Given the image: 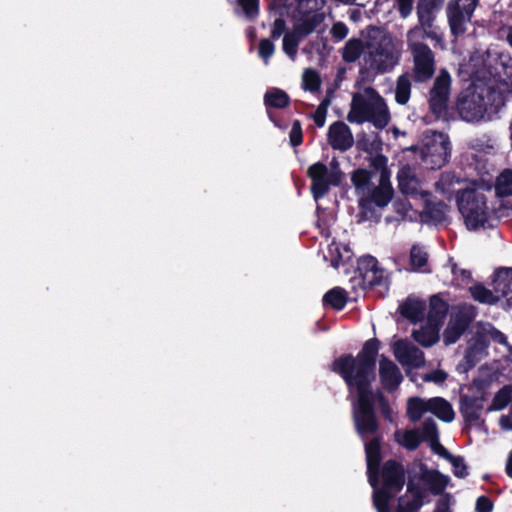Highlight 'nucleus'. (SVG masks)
Listing matches in <instances>:
<instances>
[{"label":"nucleus","instance_id":"1","mask_svg":"<svg viewBox=\"0 0 512 512\" xmlns=\"http://www.w3.org/2000/svg\"><path fill=\"white\" fill-rule=\"evenodd\" d=\"M378 350V340L370 339L355 358L344 355L336 359L332 366L333 371L343 377L349 388L355 427L364 441L378 429L371 390V383L375 380V357Z\"/></svg>","mask_w":512,"mask_h":512},{"label":"nucleus","instance_id":"2","mask_svg":"<svg viewBox=\"0 0 512 512\" xmlns=\"http://www.w3.org/2000/svg\"><path fill=\"white\" fill-rule=\"evenodd\" d=\"M368 481L373 487V503L378 512H390V501L404 485V469L395 461H387L382 470V484L378 485L380 463V442L372 439L365 442Z\"/></svg>","mask_w":512,"mask_h":512},{"label":"nucleus","instance_id":"3","mask_svg":"<svg viewBox=\"0 0 512 512\" xmlns=\"http://www.w3.org/2000/svg\"><path fill=\"white\" fill-rule=\"evenodd\" d=\"M460 69L470 78L493 85L500 94L512 91V59L497 49L474 53Z\"/></svg>","mask_w":512,"mask_h":512},{"label":"nucleus","instance_id":"4","mask_svg":"<svg viewBox=\"0 0 512 512\" xmlns=\"http://www.w3.org/2000/svg\"><path fill=\"white\" fill-rule=\"evenodd\" d=\"M297 10L298 15L291 31L284 33L285 22L282 19H276L271 29V36L274 39L284 34L283 51L292 61L296 59L299 43L324 20V14L319 11L318 0H298Z\"/></svg>","mask_w":512,"mask_h":512},{"label":"nucleus","instance_id":"5","mask_svg":"<svg viewBox=\"0 0 512 512\" xmlns=\"http://www.w3.org/2000/svg\"><path fill=\"white\" fill-rule=\"evenodd\" d=\"M474 83L458 97L457 111L466 122L489 121L503 106V99L494 86L472 78Z\"/></svg>","mask_w":512,"mask_h":512},{"label":"nucleus","instance_id":"6","mask_svg":"<svg viewBox=\"0 0 512 512\" xmlns=\"http://www.w3.org/2000/svg\"><path fill=\"white\" fill-rule=\"evenodd\" d=\"M351 180L359 197L360 221L378 220L379 216L372 206L383 208L388 205L393 196L389 172L385 168L380 170L378 185L375 187L371 186V174L364 169L356 170Z\"/></svg>","mask_w":512,"mask_h":512},{"label":"nucleus","instance_id":"7","mask_svg":"<svg viewBox=\"0 0 512 512\" xmlns=\"http://www.w3.org/2000/svg\"><path fill=\"white\" fill-rule=\"evenodd\" d=\"M390 118L386 101L374 88L365 87L354 93L347 115L350 123L369 122L374 127L383 129L388 125Z\"/></svg>","mask_w":512,"mask_h":512},{"label":"nucleus","instance_id":"8","mask_svg":"<svg viewBox=\"0 0 512 512\" xmlns=\"http://www.w3.org/2000/svg\"><path fill=\"white\" fill-rule=\"evenodd\" d=\"M457 207L469 230L484 227L491 213L484 188L475 182H471V187L461 190L457 197Z\"/></svg>","mask_w":512,"mask_h":512},{"label":"nucleus","instance_id":"9","mask_svg":"<svg viewBox=\"0 0 512 512\" xmlns=\"http://www.w3.org/2000/svg\"><path fill=\"white\" fill-rule=\"evenodd\" d=\"M400 51L390 36H382L365 46L361 73H386L399 62Z\"/></svg>","mask_w":512,"mask_h":512},{"label":"nucleus","instance_id":"10","mask_svg":"<svg viewBox=\"0 0 512 512\" xmlns=\"http://www.w3.org/2000/svg\"><path fill=\"white\" fill-rule=\"evenodd\" d=\"M450 479L437 470H430L423 464H418L410 475L407 491L412 495L411 510H418L424 502L426 492L439 495L447 487Z\"/></svg>","mask_w":512,"mask_h":512},{"label":"nucleus","instance_id":"11","mask_svg":"<svg viewBox=\"0 0 512 512\" xmlns=\"http://www.w3.org/2000/svg\"><path fill=\"white\" fill-rule=\"evenodd\" d=\"M419 150L422 162L429 169L443 167L448 162L451 155L448 136L436 131H426L423 134L422 144Z\"/></svg>","mask_w":512,"mask_h":512},{"label":"nucleus","instance_id":"12","mask_svg":"<svg viewBox=\"0 0 512 512\" xmlns=\"http://www.w3.org/2000/svg\"><path fill=\"white\" fill-rule=\"evenodd\" d=\"M427 412L448 423L452 422L455 417L451 404L444 398L432 397L424 399L421 397H410L407 400L406 414L411 422H418Z\"/></svg>","mask_w":512,"mask_h":512},{"label":"nucleus","instance_id":"13","mask_svg":"<svg viewBox=\"0 0 512 512\" xmlns=\"http://www.w3.org/2000/svg\"><path fill=\"white\" fill-rule=\"evenodd\" d=\"M308 176L310 177L311 192L316 201L324 197L332 186L340 185L343 173L340 170L339 163L336 159H332L328 165L317 162L308 168Z\"/></svg>","mask_w":512,"mask_h":512},{"label":"nucleus","instance_id":"14","mask_svg":"<svg viewBox=\"0 0 512 512\" xmlns=\"http://www.w3.org/2000/svg\"><path fill=\"white\" fill-rule=\"evenodd\" d=\"M419 30L408 31L407 43L412 52L414 62V79L417 82L429 80L435 71L434 55L431 49L424 43H416L415 39L419 36Z\"/></svg>","mask_w":512,"mask_h":512},{"label":"nucleus","instance_id":"15","mask_svg":"<svg viewBox=\"0 0 512 512\" xmlns=\"http://www.w3.org/2000/svg\"><path fill=\"white\" fill-rule=\"evenodd\" d=\"M479 3V0H450L446 13L451 33L457 37L466 31L468 23Z\"/></svg>","mask_w":512,"mask_h":512},{"label":"nucleus","instance_id":"16","mask_svg":"<svg viewBox=\"0 0 512 512\" xmlns=\"http://www.w3.org/2000/svg\"><path fill=\"white\" fill-rule=\"evenodd\" d=\"M451 77L446 70H441L430 91L429 103L436 115H441L447 108L450 95Z\"/></svg>","mask_w":512,"mask_h":512},{"label":"nucleus","instance_id":"17","mask_svg":"<svg viewBox=\"0 0 512 512\" xmlns=\"http://www.w3.org/2000/svg\"><path fill=\"white\" fill-rule=\"evenodd\" d=\"M486 399L483 393L465 394L460 399V412L465 421L471 426L484 425L482 414Z\"/></svg>","mask_w":512,"mask_h":512},{"label":"nucleus","instance_id":"18","mask_svg":"<svg viewBox=\"0 0 512 512\" xmlns=\"http://www.w3.org/2000/svg\"><path fill=\"white\" fill-rule=\"evenodd\" d=\"M393 353L398 362L409 368H419L424 365L423 352L407 340H398L393 344Z\"/></svg>","mask_w":512,"mask_h":512},{"label":"nucleus","instance_id":"19","mask_svg":"<svg viewBox=\"0 0 512 512\" xmlns=\"http://www.w3.org/2000/svg\"><path fill=\"white\" fill-rule=\"evenodd\" d=\"M397 178L401 192L412 200L420 201L429 196V192L423 188L410 167H403Z\"/></svg>","mask_w":512,"mask_h":512},{"label":"nucleus","instance_id":"20","mask_svg":"<svg viewBox=\"0 0 512 512\" xmlns=\"http://www.w3.org/2000/svg\"><path fill=\"white\" fill-rule=\"evenodd\" d=\"M419 220L424 223L439 224L448 218L449 207L443 202L432 203L431 195L422 198Z\"/></svg>","mask_w":512,"mask_h":512},{"label":"nucleus","instance_id":"21","mask_svg":"<svg viewBox=\"0 0 512 512\" xmlns=\"http://www.w3.org/2000/svg\"><path fill=\"white\" fill-rule=\"evenodd\" d=\"M379 377L383 388L387 391H395L403 380L399 367L384 356L379 360Z\"/></svg>","mask_w":512,"mask_h":512},{"label":"nucleus","instance_id":"22","mask_svg":"<svg viewBox=\"0 0 512 512\" xmlns=\"http://www.w3.org/2000/svg\"><path fill=\"white\" fill-rule=\"evenodd\" d=\"M328 141L333 149L345 151L353 145L354 138L350 128L345 123L335 122L329 127Z\"/></svg>","mask_w":512,"mask_h":512},{"label":"nucleus","instance_id":"23","mask_svg":"<svg viewBox=\"0 0 512 512\" xmlns=\"http://www.w3.org/2000/svg\"><path fill=\"white\" fill-rule=\"evenodd\" d=\"M471 187V183L457 177L454 173H443L440 179L435 183V189L444 196L450 198L456 193V198L461 194V190Z\"/></svg>","mask_w":512,"mask_h":512},{"label":"nucleus","instance_id":"24","mask_svg":"<svg viewBox=\"0 0 512 512\" xmlns=\"http://www.w3.org/2000/svg\"><path fill=\"white\" fill-rule=\"evenodd\" d=\"M471 321V316L463 314L461 312L452 313L449 324L444 331V341L446 344L455 343L463 332L467 329Z\"/></svg>","mask_w":512,"mask_h":512},{"label":"nucleus","instance_id":"25","mask_svg":"<svg viewBox=\"0 0 512 512\" xmlns=\"http://www.w3.org/2000/svg\"><path fill=\"white\" fill-rule=\"evenodd\" d=\"M423 438L425 441L429 442L432 450L435 453L445 458L446 460L451 458L452 454L449 453L447 449L440 444L437 424L431 418H428L423 422Z\"/></svg>","mask_w":512,"mask_h":512},{"label":"nucleus","instance_id":"26","mask_svg":"<svg viewBox=\"0 0 512 512\" xmlns=\"http://www.w3.org/2000/svg\"><path fill=\"white\" fill-rule=\"evenodd\" d=\"M494 292L499 300L501 297L512 302V269H501L495 273L493 280Z\"/></svg>","mask_w":512,"mask_h":512},{"label":"nucleus","instance_id":"27","mask_svg":"<svg viewBox=\"0 0 512 512\" xmlns=\"http://www.w3.org/2000/svg\"><path fill=\"white\" fill-rule=\"evenodd\" d=\"M394 440L400 446L407 450H415L420 445L423 438V426L420 429H399L394 433Z\"/></svg>","mask_w":512,"mask_h":512},{"label":"nucleus","instance_id":"28","mask_svg":"<svg viewBox=\"0 0 512 512\" xmlns=\"http://www.w3.org/2000/svg\"><path fill=\"white\" fill-rule=\"evenodd\" d=\"M351 251L348 246L332 241L327 244L326 252H323L324 260L330 262L331 266L337 268L340 264L350 260Z\"/></svg>","mask_w":512,"mask_h":512},{"label":"nucleus","instance_id":"29","mask_svg":"<svg viewBox=\"0 0 512 512\" xmlns=\"http://www.w3.org/2000/svg\"><path fill=\"white\" fill-rule=\"evenodd\" d=\"M363 263L367 265L365 278L372 286H380L384 290L388 289V279L385 271L378 268L377 260L372 256H367L363 259Z\"/></svg>","mask_w":512,"mask_h":512},{"label":"nucleus","instance_id":"30","mask_svg":"<svg viewBox=\"0 0 512 512\" xmlns=\"http://www.w3.org/2000/svg\"><path fill=\"white\" fill-rule=\"evenodd\" d=\"M395 210L404 219L416 221L419 219L421 202L410 199H399L394 203Z\"/></svg>","mask_w":512,"mask_h":512},{"label":"nucleus","instance_id":"31","mask_svg":"<svg viewBox=\"0 0 512 512\" xmlns=\"http://www.w3.org/2000/svg\"><path fill=\"white\" fill-rule=\"evenodd\" d=\"M487 354V343L484 337L479 336L474 337L467 348L465 359L468 364L475 365L478 361H480Z\"/></svg>","mask_w":512,"mask_h":512},{"label":"nucleus","instance_id":"32","mask_svg":"<svg viewBox=\"0 0 512 512\" xmlns=\"http://www.w3.org/2000/svg\"><path fill=\"white\" fill-rule=\"evenodd\" d=\"M448 312V305L439 296L434 295L430 298V309L428 312V323L441 326L446 314Z\"/></svg>","mask_w":512,"mask_h":512},{"label":"nucleus","instance_id":"33","mask_svg":"<svg viewBox=\"0 0 512 512\" xmlns=\"http://www.w3.org/2000/svg\"><path fill=\"white\" fill-rule=\"evenodd\" d=\"M439 330V326L427 322L419 330L413 331V338L423 346H432L439 339Z\"/></svg>","mask_w":512,"mask_h":512},{"label":"nucleus","instance_id":"34","mask_svg":"<svg viewBox=\"0 0 512 512\" xmlns=\"http://www.w3.org/2000/svg\"><path fill=\"white\" fill-rule=\"evenodd\" d=\"M425 310L424 302L418 299L408 298L401 306L400 313L412 322L422 319Z\"/></svg>","mask_w":512,"mask_h":512},{"label":"nucleus","instance_id":"35","mask_svg":"<svg viewBox=\"0 0 512 512\" xmlns=\"http://www.w3.org/2000/svg\"><path fill=\"white\" fill-rule=\"evenodd\" d=\"M480 334L485 340L488 339L504 346L509 354L512 355V345H509L507 337L491 324H483L481 326Z\"/></svg>","mask_w":512,"mask_h":512},{"label":"nucleus","instance_id":"36","mask_svg":"<svg viewBox=\"0 0 512 512\" xmlns=\"http://www.w3.org/2000/svg\"><path fill=\"white\" fill-rule=\"evenodd\" d=\"M411 94V81L408 74L399 76L395 89V100L400 105L408 103Z\"/></svg>","mask_w":512,"mask_h":512},{"label":"nucleus","instance_id":"37","mask_svg":"<svg viewBox=\"0 0 512 512\" xmlns=\"http://www.w3.org/2000/svg\"><path fill=\"white\" fill-rule=\"evenodd\" d=\"M495 193L499 197L512 196V170H503L496 179Z\"/></svg>","mask_w":512,"mask_h":512},{"label":"nucleus","instance_id":"38","mask_svg":"<svg viewBox=\"0 0 512 512\" xmlns=\"http://www.w3.org/2000/svg\"><path fill=\"white\" fill-rule=\"evenodd\" d=\"M264 102L267 107L284 108L289 103L288 95L278 88H272L265 93Z\"/></svg>","mask_w":512,"mask_h":512},{"label":"nucleus","instance_id":"39","mask_svg":"<svg viewBox=\"0 0 512 512\" xmlns=\"http://www.w3.org/2000/svg\"><path fill=\"white\" fill-rule=\"evenodd\" d=\"M365 47L362 44V41L359 39H350L343 49V59L346 62H355L360 58V56L364 55Z\"/></svg>","mask_w":512,"mask_h":512},{"label":"nucleus","instance_id":"40","mask_svg":"<svg viewBox=\"0 0 512 512\" xmlns=\"http://www.w3.org/2000/svg\"><path fill=\"white\" fill-rule=\"evenodd\" d=\"M469 145L476 153L491 154L495 151L496 141L488 135H482L473 138Z\"/></svg>","mask_w":512,"mask_h":512},{"label":"nucleus","instance_id":"41","mask_svg":"<svg viewBox=\"0 0 512 512\" xmlns=\"http://www.w3.org/2000/svg\"><path fill=\"white\" fill-rule=\"evenodd\" d=\"M419 30V36L414 38L416 43H422L421 40L429 38L435 41L441 49H444V42L441 32L433 26V23L429 27H414L409 31Z\"/></svg>","mask_w":512,"mask_h":512},{"label":"nucleus","instance_id":"42","mask_svg":"<svg viewBox=\"0 0 512 512\" xmlns=\"http://www.w3.org/2000/svg\"><path fill=\"white\" fill-rule=\"evenodd\" d=\"M323 301L326 305H330L334 309L341 310L347 302L346 292L338 287L333 288L324 295Z\"/></svg>","mask_w":512,"mask_h":512},{"label":"nucleus","instance_id":"43","mask_svg":"<svg viewBox=\"0 0 512 512\" xmlns=\"http://www.w3.org/2000/svg\"><path fill=\"white\" fill-rule=\"evenodd\" d=\"M512 399V388L505 386L500 389L494 396L491 405L487 408V412L499 411L507 407Z\"/></svg>","mask_w":512,"mask_h":512},{"label":"nucleus","instance_id":"44","mask_svg":"<svg viewBox=\"0 0 512 512\" xmlns=\"http://www.w3.org/2000/svg\"><path fill=\"white\" fill-rule=\"evenodd\" d=\"M428 255L426 250L419 246L414 245L410 252V263L415 271H426L424 267L427 265Z\"/></svg>","mask_w":512,"mask_h":512},{"label":"nucleus","instance_id":"45","mask_svg":"<svg viewBox=\"0 0 512 512\" xmlns=\"http://www.w3.org/2000/svg\"><path fill=\"white\" fill-rule=\"evenodd\" d=\"M469 290H470L472 297L480 303L493 304L498 301L497 295L495 294V292L494 291L492 292V291L486 289L482 285L472 286V287H470Z\"/></svg>","mask_w":512,"mask_h":512},{"label":"nucleus","instance_id":"46","mask_svg":"<svg viewBox=\"0 0 512 512\" xmlns=\"http://www.w3.org/2000/svg\"><path fill=\"white\" fill-rule=\"evenodd\" d=\"M302 85L305 90L314 92L320 88V78L313 69H306L302 75Z\"/></svg>","mask_w":512,"mask_h":512},{"label":"nucleus","instance_id":"47","mask_svg":"<svg viewBox=\"0 0 512 512\" xmlns=\"http://www.w3.org/2000/svg\"><path fill=\"white\" fill-rule=\"evenodd\" d=\"M417 15L419 20L418 27H429L433 23L432 7L429 4L419 3Z\"/></svg>","mask_w":512,"mask_h":512},{"label":"nucleus","instance_id":"48","mask_svg":"<svg viewBox=\"0 0 512 512\" xmlns=\"http://www.w3.org/2000/svg\"><path fill=\"white\" fill-rule=\"evenodd\" d=\"M318 212H319V215H318L317 226L320 230V233L325 238H329L332 234L330 231V225H331V223H333L334 218L332 215L331 216L326 215V213L321 211L319 207H318Z\"/></svg>","mask_w":512,"mask_h":512},{"label":"nucleus","instance_id":"49","mask_svg":"<svg viewBox=\"0 0 512 512\" xmlns=\"http://www.w3.org/2000/svg\"><path fill=\"white\" fill-rule=\"evenodd\" d=\"M448 461L451 463L453 467V473L456 477L464 478L468 475V468L462 457L452 455Z\"/></svg>","mask_w":512,"mask_h":512},{"label":"nucleus","instance_id":"50","mask_svg":"<svg viewBox=\"0 0 512 512\" xmlns=\"http://www.w3.org/2000/svg\"><path fill=\"white\" fill-rule=\"evenodd\" d=\"M275 51L274 44L269 39H262L259 43L258 53L263 59L265 64H268L269 59L272 57Z\"/></svg>","mask_w":512,"mask_h":512},{"label":"nucleus","instance_id":"51","mask_svg":"<svg viewBox=\"0 0 512 512\" xmlns=\"http://www.w3.org/2000/svg\"><path fill=\"white\" fill-rule=\"evenodd\" d=\"M447 373L443 370H434L423 375L422 379L425 382H433L435 384H441L447 379Z\"/></svg>","mask_w":512,"mask_h":512},{"label":"nucleus","instance_id":"52","mask_svg":"<svg viewBox=\"0 0 512 512\" xmlns=\"http://www.w3.org/2000/svg\"><path fill=\"white\" fill-rule=\"evenodd\" d=\"M240 6L248 18H253L258 14V0H238Z\"/></svg>","mask_w":512,"mask_h":512},{"label":"nucleus","instance_id":"53","mask_svg":"<svg viewBox=\"0 0 512 512\" xmlns=\"http://www.w3.org/2000/svg\"><path fill=\"white\" fill-rule=\"evenodd\" d=\"M378 394H379V408H380V412H381L382 416L390 423L394 422L393 409L391 408V406L389 405L387 400L381 395V393H378Z\"/></svg>","mask_w":512,"mask_h":512},{"label":"nucleus","instance_id":"54","mask_svg":"<svg viewBox=\"0 0 512 512\" xmlns=\"http://www.w3.org/2000/svg\"><path fill=\"white\" fill-rule=\"evenodd\" d=\"M289 138L291 145L294 147L302 143V128L299 121L293 122Z\"/></svg>","mask_w":512,"mask_h":512},{"label":"nucleus","instance_id":"55","mask_svg":"<svg viewBox=\"0 0 512 512\" xmlns=\"http://www.w3.org/2000/svg\"><path fill=\"white\" fill-rule=\"evenodd\" d=\"M328 102H322L313 114L314 122L318 127H323L327 114Z\"/></svg>","mask_w":512,"mask_h":512},{"label":"nucleus","instance_id":"56","mask_svg":"<svg viewBox=\"0 0 512 512\" xmlns=\"http://www.w3.org/2000/svg\"><path fill=\"white\" fill-rule=\"evenodd\" d=\"M414 0H395L396 7L402 18H407L413 10Z\"/></svg>","mask_w":512,"mask_h":512},{"label":"nucleus","instance_id":"57","mask_svg":"<svg viewBox=\"0 0 512 512\" xmlns=\"http://www.w3.org/2000/svg\"><path fill=\"white\" fill-rule=\"evenodd\" d=\"M475 510L476 512H492L493 503L488 497L480 496L476 500Z\"/></svg>","mask_w":512,"mask_h":512},{"label":"nucleus","instance_id":"58","mask_svg":"<svg viewBox=\"0 0 512 512\" xmlns=\"http://www.w3.org/2000/svg\"><path fill=\"white\" fill-rule=\"evenodd\" d=\"M332 36L337 40H343L348 34L347 26L342 22H337L331 29Z\"/></svg>","mask_w":512,"mask_h":512},{"label":"nucleus","instance_id":"59","mask_svg":"<svg viewBox=\"0 0 512 512\" xmlns=\"http://www.w3.org/2000/svg\"><path fill=\"white\" fill-rule=\"evenodd\" d=\"M502 429L512 431V409L507 415H502L499 420Z\"/></svg>","mask_w":512,"mask_h":512},{"label":"nucleus","instance_id":"60","mask_svg":"<svg viewBox=\"0 0 512 512\" xmlns=\"http://www.w3.org/2000/svg\"><path fill=\"white\" fill-rule=\"evenodd\" d=\"M412 504L411 501H405L403 498L399 499V508L397 512H414L415 510L410 509V505Z\"/></svg>","mask_w":512,"mask_h":512},{"label":"nucleus","instance_id":"61","mask_svg":"<svg viewBox=\"0 0 512 512\" xmlns=\"http://www.w3.org/2000/svg\"><path fill=\"white\" fill-rule=\"evenodd\" d=\"M505 471H506V474L512 478V451L510 452V454L507 458Z\"/></svg>","mask_w":512,"mask_h":512},{"label":"nucleus","instance_id":"62","mask_svg":"<svg viewBox=\"0 0 512 512\" xmlns=\"http://www.w3.org/2000/svg\"><path fill=\"white\" fill-rule=\"evenodd\" d=\"M507 41L508 43L510 44V46L512 47V28L509 29L508 31V34H507Z\"/></svg>","mask_w":512,"mask_h":512},{"label":"nucleus","instance_id":"63","mask_svg":"<svg viewBox=\"0 0 512 512\" xmlns=\"http://www.w3.org/2000/svg\"><path fill=\"white\" fill-rule=\"evenodd\" d=\"M392 132H393L395 137H398L400 135V133H401L398 128H393Z\"/></svg>","mask_w":512,"mask_h":512},{"label":"nucleus","instance_id":"64","mask_svg":"<svg viewBox=\"0 0 512 512\" xmlns=\"http://www.w3.org/2000/svg\"><path fill=\"white\" fill-rule=\"evenodd\" d=\"M269 118L271 119V121H273V123L275 124V126L280 127V126L278 125V123L274 120L273 115H272L271 113H269Z\"/></svg>","mask_w":512,"mask_h":512}]
</instances>
